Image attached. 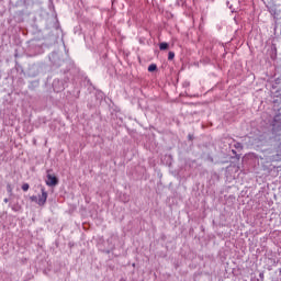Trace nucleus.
<instances>
[{
	"label": "nucleus",
	"mask_w": 281,
	"mask_h": 281,
	"mask_svg": "<svg viewBox=\"0 0 281 281\" xmlns=\"http://www.w3.org/2000/svg\"><path fill=\"white\" fill-rule=\"evenodd\" d=\"M30 199L33 203H38V196L32 195Z\"/></svg>",
	"instance_id": "10"
},
{
	"label": "nucleus",
	"mask_w": 281,
	"mask_h": 281,
	"mask_svg": "<svg viewBox=\"0 0 281 281\" xmlns=\"http://www.w3.org/2000/svg\"><path fill=\"white\" fill-rule=\"evenodd\" d=\"M7 192L12 195V184H7Z\"/></svg>",
	"instance_id": "11"
},
{
	"label": "nucleus",
	"mask_w": 281,
	"mask_h": 281,
	"mask_svg": "<svg viewBox=\"0 0 281 281\" xmlns=\"http://www.w3.org/2000/svg\"><path fill=\"white\" fill-rule=\"evenodd\" d=\"M49 60L56 67H60V65H63V59H60V55L58 53H52L49 56Z\"/></svg>",
	"instance_id": "3"
},
{
	"label": "nucleus",
	"mask_w": 281,
	"mask_h": 281,
	"mask_svg": "<svg viewBox=\"0 0 281 281\" xmlns=\"http://www.w3.org/2000/svg\"><path fill=\"white\" fill-rule=\"evenodd\" d=\"M10 200L8 198L4 199V203H8Z\"/></svg>",
	"instance_id": "13"
},
{
	"label": "nucleus",
	"mask_w": 281,
	"mask_h": 281,
	"mask_svg": "<svg viewBox=\"0 0 281 281\" xmlns=\"http://www.w3.org/2000/svg\"><path fill=\"white\" fill-rule=\"evenodd\" d=\"M173 59H175V52H169L168 60H173Z\"/></svg>",
	"instance_id": "8"
},
{
	"label": "nucleus",
	"mask_w": 281,
	"mask_h": 281,
	"mask_svg": "<svg viewBox=\"0 0 281 281\" xmlns=\"http://www.w3.org/2000/svg\"><path fill=\"white\" fill-rule=\"evenodd\" d=\"M273 111L277 114L272 121L271 132L257 131L251 134L249 144L254 148H265V146H274L277 154L269 157V161H281V88L274 91Z\"/></svg>",
	"instance_id": "1"
},
{
	"label": "nucleus",
	"mask_w": 281,
	"mask_h": 281,
	"mask_svg": "<svg viewBox=\"0 0 281 281\" xmlns=\"http://www.w3.org/2000/svg\"><path fill=\"white\" fill-rule=\"evenodd\" d=\"M41 192H42V195L38 196L37 205L43 206L45 205V203H47V191H45V189L42 187Z\"/></svg>",
	"instance_id": "4"
},
{
	"label": "nucleus",
	"mask_w": 281,
	"mask_h": 281,
	"mask_svg": "<svg viewBox=\"0 0 281 281\" xmlns=\"http://www.w3.org/2000/svg\"><path fill=\"white\" fill-rule=\"evenodd\" d=\"M234 148H236V150H243V144L241 143H235Z\"/></svg>",
	"instance_id": "7"
},
{
	"label": "nucleus",
	"mask_w": 281,
	"mask_h": 281,
	"mask_svg": "<svg viewBox=\"0 0 281 281\" xmlns=\"http://www.w3.org/2000/svg\"><path fill=\"white\" fill-rule=\"evenodd\" d=\"M46 186H49V188H54L55 186H58V178L49 173V171H47V176H46Z\"/></svg>",
	"instance_id": "2"
},
{
	"label": "nucleus",
	"mask_w": 281,
	"mask_h": 281,
	"mask_svg": "<svg viewBox=\"0 0 281 281\" xmlns=\"http://www.w3.org/2000/svg\"><path fill=\"white\" fill-rule=\"evenodd\" d=\"M274 85H281V79H280V78H277V79L274 80Z\"/></svg>",
	"instance_id": "12"
},
{
	"label": "nucleus",
	"mask_w": 281,
	"mask_h": 281,
	"mask_svg": "<svg viewBox=\"0 0 281 281\" xmlns=\"http://www.w3.org/2000/svg\"><path fill=\"white\" fill-rule=\"evenodd\" d=\"M272 87H273V89H277V88H278L276 85H273Z\"/></svg>",
	"instance_id": "15"
},
{
	"label": "nucleus",
	"mask_w": 281,
	"mask_h": 281,
	"mask_svg": "<svg viewBox=\"0 0 281 281\" xmlns=\"http://www.w3.org/2000/svg\"><path fill=\"white\" fill-rule=\"evenodd\" d=\"M22 190H23L24 192H27V190H30V184H29V183H24V184L22 186Z\"/></svg>",
	"instance_id": "9"
},
{
	"label": "nucleus",
	"mask_w": 281,
	"mask_h": 281,
	"mask_svg": "<svg viewBox=\"0 0 281 281\" xmlns=\"http://www.w3.org/2000/svg\"><path fill=\"white\" fill-rule=\"evenodd\" d=\"M170 47V44L166 43V42H162L159 44V49L161 52H166V49H168Z\"/></svg>",
	"instance_id": "5"
},
{
	"label": "nucleus",
	"mask_w": 281,
	"mask_h": 281,
	"mask_svg": "<svg viewBox=\"0 0 281 281\" xmlns=\"http://www.w3.org/2000/svg\"><path fill=\"white\" fill-rule=\"evenodd\" d=\"M189 139H192V135H189Z\"/></svg>",
	"instance_id": "16"
},
{
	"label": "nucleus",
	"mask_w": 281,
	"mask_h": 281,
	"mask_svg": "<svg viewBox=\"0 0 281 281\" xmlns=\"http://www.w3.org/2000/svg\"><path fill=\"white\" fill-rule=\"evenodd\" d=\"M232 153H233V155H236V150L235 149H233Z\"/></svg>",
	"instance_id": "14"
},
{
	"label": "nucleus",
	"mask_w": 281,
	"mask_h": 281,
	"mask_svg": "<svg viewBox=\"0 0 281 281\" xmlns=\"http://www.w3.org/2000/svg\"><path fill=\"white\" fill-rule=\"evenodd\" d=\"M148 71H149V72L157 71V66H156L155 64H150V65L148 66Z\"/></svg>",
	"instance_id": "6"
}]
</instances>
